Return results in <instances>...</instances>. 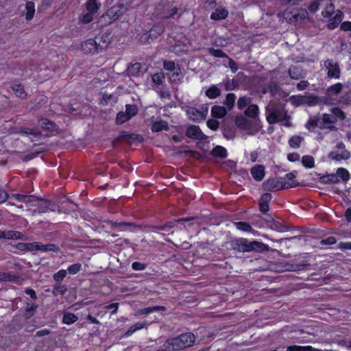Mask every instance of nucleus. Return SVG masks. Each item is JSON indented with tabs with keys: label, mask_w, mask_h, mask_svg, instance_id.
Instances as JSON below:
<instances>
[{
	"label": "nucleus",
	"mask_w": 351,
	"mask_h": 351,
	"mask_svg": "<svg viewBox=\"0 0 351 351\" xmlns=\"http://www.w3.org/2000/svg\"><path fill=\"white\" fill-rule=\"evenodd\" d=\"M231 248L239 252L263 253L269 250V246L256 240L250 241L246 238H238L230 242Z\"/></svg>",
	"instance_id": "1"
},
{
	"label": "nucleus",
	"mask_w": 351,
	"mask_h": 351,
	"mask_svg": "<svg viewBox=\"0 0 351 351\" xmlns=\"http://www.w3.org/2000/svg\"><path fill=\"white\" fill-rule=\"evenodd\" d=\"M195 336L192 332H185L176 337L169 338L166 340V345L171 348L172 351H181L191 347L195 343Z\"/></svg>",
	"instance_id": "2"
},
{
	"label": "nucleus",
	"mask_w": 351,
	"mask_h": 351,
	"mask_svg": "<svg viewBox=\"0 0 351 351\" xmlns=\"http://www.w3.org/2000/svg\"><path fill=\"white\" fill-rule=\"evenodd\" d=\"M322 16L327 21V28L330 30L336 29L343 18V13L340 10H335V6L330 3L322 11Z\"/></svg>",
	"instance_id": "3"
},
{
	"label": "nucleus",
	"mask_w": 351,
	"mask_h": 351,
	"mask_svg": "<svg viewBox=\"0 0 351 351\" xmlns=\"http://www.w3.org/2000/svg\"><path fill=\"white\" fill-rule=\"evenodd\" d=\"M101 4L97 0H87L84 3V8L87 12L80 16V21L83 24L90 23L93 21V17L97 14Z\"/></svg>",
	"instance_id": "4"
},
{
	"label": "nucleus",
	"mask_w": 351,
	"mask_h": 351,
	"mask_svg": "<svg viewBox=\"0 0 351 351\" xmlns=\"http://www.w3.org/2000/svg\"><path fill=\"white\" fill-rule=\"evenodd\" d=\"M266 120L269 124H275L284 121V115L286 113L277 105H272L265 109Z\"/></svg>",
	"instance_id": "5"
},
{
	"label": "nucleus",
	"mask_w": 351,
	"mask_h": 351,
	"mask_svg": "<svg viewBox=\"0 0 351 351\" xmlns=\"http://www.w3.org/2000/svg\"><path fill=\"white\" fill-rule=\"evenodd\" d=\"M97 40H99V42L102 40V37L95 38H88L86 40L84 41L81 44L82 51L85 53H91L94 54L95 53H98L102 51L105 47H107V44L105 47L100 45L99 43H98Z\"/></svg>",
	"instance_id": "6"
},
{
	"label": "nucleus",
	"mask_w": 351,
	"mask_h": 351,
	"mask_svg": "<svg viewBox=\"0 0 351 351\" xmlns=\"http://www.w3.org/2000/svg\"><path fill=\"white\" fill-rule=\"evenodd\" d=\"M324 66L327 69V76L330 79H339L341 70L337 62H334L332 60L328 59L324 62Z\"/></svg>",
	"instance_id": "7"
},
{
	"label": "nucleus",
	"mask_w": 351,
	"mask_h": 351,
	"mask_svg": "<svg viewBox=\"0 0 351 351\" xmlns=\"http://www.w3.org/2000/svg\"><path fill=\"white\" fill-rule=\"evenodd\" d=\"M165 32L164 25L160 23H155L153 27L145 34V40L147 43H151L156 39Z\"/></svg>",
	"instance_id": "8"
},
{
	"label": "nucleus",
	"mask_w": 351,
	"mask_h": 351,
	"mask_svg": "<svg viewBox=\"0 0 351 351\" xmlns=\"http://www.w3.org/2000/svg\"><path fill=\"white\" fill-rule=\"evenodd\" d=\"M283 184L282 178H269L263 184V189L265 191H274L282 189L280 186Z\"/></svg>",
	"instance_id": "9"
},
{
	"label": "nucleus",
	"mask_w": 351,
	"mask_h": 351,
	"mask_svg": "<svg viewBox=\"0 0 351 351\" xmlns=\"http://www.w3.org/2000/svg\"><path fill=\"white\" fill-rule=\"evenodd\" d=\"M186 136L191 139L202 141L207 138L198 125H189L186 130Z\"/></svg>",
	"instance_id": "10"
},
{
	"label": "nucleus",
	"mask_w": 351,
	"mask_h": 351,
	"mask_svg": "<svg viewBox=\"0 0 351 351\" xmlns=\"http://www.w3.org/2000/svg\"><path fill=\"white\" fill-rule=\"evenodd\" d=\"M189 119L194 122H200L206 117V112H203L195 107H189L186 110Z\"/></svg>",
	"instance_id": "11"
},
{
	"label": "nucleus",
	"mask_w": 351,
	"mask_h": 351,
	"mask_svg": "<svg viewBox=\"0 0 351 351\" xmlns=\"http://www.w3.org/2000/svg\"><path fill=\"white\" fill-rule=\"evenodd\" d=\"M39 125L44 131H47L51 134L58 132V126L53 121L47 118H41L38 121Z\"/></svg>",
	"instance_id": "12"
},
{
	"label": "nucleus",
	"mask_w": 351,
	"mask_h": 351,
	"mask_svg": "<svg viewBox=\"0 0 351 351\" xmlns=\"http://www.w3.org/2000/svg\"><path fill=\"white\" fill-rule=\"evenodd\" d=\"M272 199V195L269 193H263L258 202L259 210L263 213H266L269 210V202Z\"/></svg>",
	"instance_id": "13"
},
{
	"label": "nucleus",
	"mask_w": 351,
	"mask_h": 351,
	"mask_svg": "<svg viewBox=\"0 0 351 351\" xmlns=\"http://www.w3.org/2000/svg\"><path fill=\"white\" fill-rule=\"evenodd\" d=\"M295 176L293 173L289 172L285 175L283 178V184L280 186L281 189H288L295 188L299 186V183L295 180Z\"/></svg>",
	"instance_id": "14"
},
{
	"label": "nucleus",
	"mask_w": 351,
	"mask_h": 351,
	"mask_svg": "<svg viewBox=\"0 0 351 351\" xmlns=\"http://www.w3.org/2000/svg\"><path fill=\"white\" fill-rule=\"evenodd\" d=\"M28 320L25 317L14 316L10 324L11 329L14 332H19L24 328Z\"/></svg>",
	"instance_id": "15"
},
{
	"label": "nucleus",
	"mask_w": 351,
	"mask_h": 351,
	"mask_svg": "<svg viewBox=\"0 0 351 351\" xmlns=\"http://www.w3.org/2000/svg\"><path fill=\"white\" fill-rule=\"evenodd\" d=\"M250 173L256 181L261 182L265 175V167L262 165H256L251 168Z\"/></svg>",
	"instance_id": "16"
},
{
	"label": "nucleus",
	"mask_w": 351,
	"mask_h": 351,
	"mask_svg": "<svg viewBox=\"0 0 351 351\" xmlns=\"http://www.w3.org/2000/svg\"><path fill=\"white\" fill-rule=\"evenodd\" d=\"M120 138L123 140L128 141L130 143L134 142L143 143V138L141 135L134 133H129L125 131L121 132Z\"/></svg>",
	"instance_id": "17"
},
{
	"label": "nucleus",
	"mask_w": 351,
	"mask_h": 351,
	"mask_svg": "<svg viewBox=\"0 0 351 351\" xmlns=\"http://www.w3.org/2000/svg\"><path fill=\"white\" fill-rule=\"evenodd\" d=\"M15 132L24 136L32 135L34 136V137H39L41 135L40 132L37 129L29 128L23 126L16 128Z\"/></svg>",
	"instance_id": "18"
},
{
	"label": "nucleus",
	"mask_w": 351,
	"mask_h": 351,
	"mask_svg": "<svg viewBox=\"0 0 351 351\" xmlns=\"http://www.w3.org/2000/svg\"><path fill=\"white\" fill-rule=\"evenodd\" d=\"M24 237V234L19 231L17 230H4L2 231L1 239H23Z\"/></svg>",
	"instance_id": "19"
},
{
	"label": "nucleus",
	"mask_w": 351,
	"mask_h": 351,
	"mask_svg": "<svg viewBox=\"0 0 351 351\" xmlns=\"http://www.w3.org/2000/svg\"><path fill=\"white\" fill-rule=\"evenodd\" d=\"M228 10L225 8H217L212 12L210 17V19L213 21H219L226 19L228 16Z\"/></svg>",
	"instance_id": "20"
},
{
	"label": "nucleus",
	"mask_w": 351,
	"mask_h": 351,
	"mask_svg": "<svg viewBox=\"0 0 351 351\" xmlns=\"http://www.w3.org/2000/svg\"><path fill=\"white\" fill-rule=\"evenodd\" d=\"M106 223L108 226H109L113 230H118L121 229L122 228H126V227H135L136 225L133 222H117L114 221L112 220H107L106 221Z\"/></svg>",
	"instance_id": "21"
},
{
	"label": "nucleus",
	"mask_w": 351,
	"mask_h": 351,
	"mask_svg": "<svg viewBox=\"0 0 351 351\" xmlns=\"http://www.w3.org/2000/svg\"><path fill=\"white\" fill-rule=\"evenodd\" d=\"M169 130V124L166 121L164 120L154 121L151 126V130L153 132H159L162 130L168 131Z\"/></svg>",
	"instance_id": "22"
},
{
	"label": "nucleus",
	"mask_w": 351,
	"mask_h": 351,
	"mask_svg": "<svg viewBox=\"0 0 351 351\" xmlns=\"http://www.w3.org/2000/svg\"><path fill=\"white\" fill-rule=\"evenodd\" d=\"M329 158L335 161H340L341 160H348L350 157V153L349 151L344 149L341 154H339L336 152H331L328 155Z\"/></svg>",
	"instance_id": "23"
},
{
	"label": "nucleus",
	"mask_w": 351,
	"mask_h": 351,
	"mask_svg": "<svg viewBox=\"0 0 351 351\" xmlns=\"http://www.w3.org/2000/svg\"><path fill=\"white\" fill-rule=\"evenodd\" d=\"M227 114L226 108L221 106H214L211 108V115L213 117L221 119Z\"/></svg>",
	"instance_id": "24"
},
{
	"label": "nucleus",
	"mask_w": 351,
	"mask_h": 351,
	"mask_svg": "<svg viewBox=\"0 0 351 351\" xmlns=\"http://www.w3.org/2000/svg\"><path fill=\"white\" fill-rule=\"evenodd\" d=\"M235 123L238 128L245 130L250 129L252 125L251 121L243 116L237 117Z\"/></svg>",
	"instance_id": "25"
},
{
	"label": "nucleus",
	"mask_w": 351,
	"mask_h": 351,
	"mask_svg": "<svg viewBox=\"0 0 351 351\" xmlns=\"http://www.w3.org/2000/svg\"><path fill=\"white\" fill-rule=\"evenodd\" d=\"M221 93V90L216 85L210 86L205 92L206 96L210 99H216Z\"/></svg>",
	"instance_id": "26"
},
{
	"label": "nucleus",
	"mask_w": 351,
	"mask_h": 351,
	"mask_svg": "<svg viewBox=\"0 0 351 351\" xmlns=\"http://www.w3.org/2000/svg\"><path fill=\"white\" fill-rule=\"evenodd\" d=\"M25 19L30 21L34 18L35 14V4L33 1H28L25 3Z\"/></svg>",
	"instance_id": "27"
},
{
	"label": "nucleus",
	"mask_w": 351,
	"mask_h": 351,
	"mask_svg": "<svg viewBox=\"0 0 351 351\" xmlns=\"http://www.w3.org/2000/svg\"><path fill=\"white\" fill-rule=\"evenodd\" d=\"M78 320V317L70 312H65L63 315L62 322L66 325H71Z\"/></svg>",
	"instance_id": "28"
},
{
	"label": "nucleus",
	"mask_w": 351,
	"mask_h": 351,
	"mask_svg": "<svg viewBox=\"0 0 351 351\" xmlns=\"http://www.w3.org/2000/svg\"><path fill=\"white\" fill-rule=\"evenodd\" d=\"M319 102V97L315 94H308L307 95H304V104H306L309 106H315L318 105Z\"/></svg>",
	"instance_id": "29"
},
{
	"label": "nucleus",
	"mask_w": 351,
	"mask_h": 351,
	"mask_svg": "<svg viewBox=\"0 0 351 351\" xmlns=\"http://www.w3.org/2000/svg\"><path fill=\"white\" fill-rule=\"evenodd\" d=\"M322 125L319 126L320 129H324L326 128V125H334L337 123V119L335 117H333L332 115H330L327 113H324L322 114Z\"/></svg>",
	"instance_id": "30"
},
{
	"label": "nucleus",
	"mask_w": 351,
	"mask_h": 351,
	"mask_svg": "<svg viewBox=\"0 0 351 351\" xmlns=\"http://www.w3.org/2000/svg\"><path fill=\"white\" fill-rule=\"evenodd\" d=\"M285 19L289 22V23H293L296 22L300 19H302L304 18V15H301L298 12H285Z\"/></svg>",
	"instance_id": "31"
},
{
	"label": "nucleus",
	"mask_w": 351,
	"mask_h": 351,
	"mask_svg": "<svg viewBox=\"0 0 351 351\" xmlns=\"http://www.w3.org/2000/svg\"><path fill=\"white\" fill-rule=\"evenodd\" d=\"M259 114V108L256 104L250 105L245 111V114L250 118L255 119Z\"/></svg>",
	"instance_id": "32"
},
{
	"label": "nucleus",
	"mask_w": 351,
	"mask_h": 351,
	"mask_svg": "<svg viewBox=\"0 0 351 351\" xmlns=\"http://www.w3.org/2000/svg\"><path fill=\"white\" fill-rule=\"evenodd\" d=\"M212 155L215 157L225 158L227 157L228 153L225 147L217 145L213 149Z\"/></svg>",
	"instance_id": "33"
},
{
	"label": "nucleus",
	"mask_w": 351,
	"mask_h": 351,
	"mask_svg": "<svg viewBox=\"0 0 351 351\" xmlns=\"http://www.w3.org/2000/svg\"><path fill=\"white\" fill-rule=\"evenodd\" d=\"M37 308L38 305L36 304L28 302L25 310L24 317L29 320L34 315Z\"/></svg>",
	"instance_id": "34"
},
{
	"label": "nucleus",
	"mask_w": 351,
	"mask_h": 351,
	"mask_svg": "<svg viewBox=\"0 0 351 351\" xmlns=\"http://www.w3.org/2000/svg\"><path fill=\"white\" fill-rule=\"evenodd\" d=\"M12 90L14 92L15 95L21 99H25L27 97V93L25 92L23 86L21 84H14L12 86Z\"/></svg>",
	"instance_id": "35"
},
{
	"label": "nucleus",
	"mask_w": 351,
	"mask_h": 351,
	"mask_svg": "<svg viewBox=\"0 0 351 351\" xmlns=\"http://www.w3.org/2000/svg\"><path fill=\"white\" fill-rule=\"evenodd\" d=\"M67 291V288L65 285H62L60 282L56 283L52 290L53 295L57 296L58 295H63Z\"/></svg>",
	"instance_id": "36"
},
{
	"label": "nucleus",
	"mask_w": 351,
	"mask_h": 351,
	"mask_svg": "<svg viewBox=\"0 0 351 351\" xmlns=\"http://www.w3.org/2000/svg\"><path fill=\"white\" fill-rule=\"evenodd\" d=\"M288 74L289 77L293 80H298L303 77L301 69H300L297 66H292L289 68L288 71Z\"/></svg>",
	"instance_id": "37"
},
{
	"label": "nucleus",
	"mask_w": 351,
	"mask_h": 351,
	"mask_svg": "<svg viewBox=\"0 0 351 351\" xmlns=\"http://www.w3.org/2000/svg\"><path fill=\"white\" fill-rule=\"evenodd\" d=\"M302 164L306 169H311L315 166L314 158L311 155H304L302 157Z\"/></svg>",
	"instance_id": "38"
},
{
	"label": "nucleus",
	"mask_w": 351,
	"mask_h": 351,
	"mask_svg": "<svg viewBox=\"0 0 351 351\" xmlns=\"http://www.w3.org/2000/svg\"><path fill=\"white\" fill-rule=\"evenodd\" d=\"M303 138L298 135H294L289 140V145L291 148L298 149L300 147Z\"/></svg>",
	"instance_id": "39"
},
{
	"label": "nucleus",
	"mask_w": 351,
	"mask_h": 351,
	"mask_svg": "<svg viewBox=\"0 0 351 351\" xmlns=\"http://www.w3.org/2000/svg\"><path fill=\"white\" fill-rule=\"evenodd\" d=\"M58 250V247L56 244H53V243L43 244L41 243H39L38 251L45 252H57Z\"/></svg>",
	"instance_id": "40"
},
{
	"label": "nucleus",
	"mask_w": 351,
	"mask_h": 351,
	"mask_svg": "<svg viewBox=\"0 0 351 351\" xmlns=\"http://www.w3.org/2000/svg\"><path fill=\"white\" fill-rule=\"evenodd\" d=\"M152 80L156 85H162L165 83V75L163 72L154 73L152 75Z\"/></svg>",
	"instance_id": "41"
},
{
	"label": "nucleus",
	"mask_w": 351,
	"mask_h": 351,
	"mask_svg": "<svg viewBox=\"0 0 351 351\" xmlns=\"http://www.w3.org/2000/svg\"><path fill=\"white\" fill-rule=\"evenodd\" d=\"M287 351H315V348L311 346H289L287 348Z\"/></svg>",
	"instance_id": "42"
},
{
	"label": "nucleus",
	"mask_w": 351,
	"mask_h": 351,
	"mask_svg": "<svg viewBox=\"0 0 351 351\" xmlns=\"http://www.w3.org/2000/svg\"><path fill=\"white\" fill-rule=\"evenodd\" d=\"M224 88H225V90L228 91V90H235L236 88H238L239 86V82L235 80V79H228L225 82H224Z\"/></svg>",
	"instance_id": "43"
},
{
	"label": "nucleus",
	"mask_w": 351,
	"mask_h": 351,
	"mask_svg": "<svg viewBox=\"0 0 351 351\" xmlns=\"http://www.w3.org/2000/svg\"><path fill=\"white\" fill-rule=\"evenodd\" d=\"M236 99V95L234 93H228L224 100V105L227 106L228 109H232L234 105Z\"/></svg>",
	"instance_id": "44"
},
{
	"label": "nucleus",
	"mask_w": 351,
	"mask_h": 351,
	"mask_svg": "<svg viewBox=\"0 0 351 351\" xmlns=\"http://www.w3.org/2000/svg\"><path fill=\"white\" fill-rule=\"evenodd\" d=\"M125 112L130 119H132L138 113V108L135 104H126Z\"/></svg>",
	"instance_id": "45"
},
{
	"label": "nucleus",
	"mask_w": 351,
	"mask_h": 351,
	"mask_svg": "<svg viewBox=\"0 0 351 351\" xmlns=\"http://www.w3.org/2000/svg\"><path fill=\"white\" fill-rule=\"evenodd\" d=\"M165 309L162 306H154L152 307H146L140 310L141 315H147L154 311H160Z\"/></svg>",
	"instance_id": "46"
},
{
	"label": "nucleus",
	"mask_w": 351,
	"mask_h": 351,
	"mask_svg": "<svg viewBox=\"0 0 351 351\" xmlns=\"http://www.w3.org/2000/svg\"><path fill=\"white\" fill-rule=\"evenodd\" d=\"M208 53L215 58H227L228 55L220 49L210 47L208 49Z\"/></svg>",
	"instance_id": "47"
},
{
	"label": "nucleus",
	"mask_w": 351,
	"mask_h": 351,
	"mask_svg": "<svg viewBox=\"0 0 351 351\" xmlns=\"http://www.w3.org/2000/svg\"><path fill=\"white\" fill-rule=\"evenodd\" d=\"M175 226V222L170 221L167 222L163 225H158V226H152V228L153 230H162V231H169L171 228H173Z\"/></svg>",
	"instance_id": "48"
},
{
	"label": "nucleus",
	"mask_w": 351,
	"mask_h": 351,
	"mask_svg": "<svg viewBox=\"0 0 351 351\" xmlns=\"http://www.w3.org/2000/svg\"><path fill=\"white\" fill-rule=\"evenodd\" d=\"M336 176L340 177L344 182H347L350 178V175L348 171L343 167L337 169Z\"/></svg>",
	"instance_id": "49"
},
{
	"label": "nucleus",
	"mask_w": 351,
	"mask_h": 351,
	"mask_svg": "<svg viewBox=\"0 0 351 351\" xmlns=\"http://www.w3.org/2000/svg\"><path fill=\"white\" fill-rule=\"evenodd\" d=\"M130 119L125 112H119L117 114V117L115 119L116 124L117 125H122L124 123L129 121Z\"/></svg>",
	"instance_id": "50"
},
{
	"label": "nucleus",
	"mask_w": 351,
	"mask_h": 351,
	"mask_svg": "<svg viewBox=\"0 0 351 351\" xmlns=\"http://www.w3.org/2000/svg\"><path fill=\"white\" fill-rule=\"evenodd\" d=\"M342 88H343L342 84L340 82H338V83H336V84L330 86V87H328L327 89V91L330 94L338 95L339 93H341Z\"/></svg>",
	"instance_id": "51"
},
{
	"label": "nucleus",
	"mask_w": 351,
	"mask_h": 351,
	"mask_svg": "<svg viewBox=\"0 0 351 351\" xmlns=\"http://www.w3.org/2000/svg\"><path fill=\"white\" fill-rule=\"evenodd\" d=\"M123 8V5L121 6H112V8H110L108 12H107V14L109 16H111L112 19H117L121 14L119 13V8Z\"/></svg>",
	"instance_id": "52"
},
{
	"label": "nucleus",
	"mask_w": 351,
	"mask_h": 351,
	"mask_svg": "<svg viewBox=\"0 0 351 351\" xmlns=\"http://www.w3.org/2000/svg\"><path fill=\"white\" fill-rule=\"evenodd\" d=\"M331 112L333 114V117L337 119H339L343 121L346 119V114L339 107H334L331 109Z\"/></svg>",
	"instance_id": "53"
},
{
	"label": "nucleus",
	"mask_w": 351,
	"mask_h": 351,
	"mask_svg": "<svg viewBox=\"0 0 351 351\" xmlns=\"http://www.w3.org/2000/svg\"><path fill=\"white\" fill-rule=\"evenodd\" d=\"M292 104L298 106L304 104V95H292L290 97Z\"/></svg>",
	"instance_id": "54"
},
{
	"label": "nucleus",
	"mask_w": 351,
	"mask_h": 351,
	"mask_svg": "<svg viewBox=\"0 0 351 351\" xmlns=\"http://www.w3.org/2000/svg\"><path fill=\"white\" fill-rule=\"evenodd\" d=\"M318 126V119L317 117L309 119L305 127L309 131H313Z\"/></svg>",
	"instance_id": "55"
},
{
	"label": "nucleus",
	"mask_w": 351,
	"mask_h": 351,
	"mask_svg": "<svg viewBox=\"0 0 351 351\" xmlns=\"http://www.w3.org/2000/svg\"><path fill=\"white\" fill-rule=\"evenodd\" d=\"M236 227L238 230L244 231V232H250L252 229L251 225L246 221H239L235 223Z\"/></svg>",
	"instance_id": "56"
},
{
	"label": "nucleus",
	"mask_w": 351,
	"mask_h": 351,
	"mask_svg": "<svg viewBox=\"0 0 351 351\" xmlns=\"http://www.w3.org/2000/svg\"><path fill=\"white\" fill-rule=\"evenodd\" d=\"M81 269H82V265H81V263H75V264L69 265L67 267L66 271H68L69 274H70L75 275V274H77L78 272H80Z\"/></svg>",
	"instance_id": "57"
},
{
	"label": "nucleus",
	"mask_w": 351,
	"mask_h": 351,
	"mask_svg": "<svg viewBox=\"0 0 351 351\" xmlns=\"http://www.w3.org/2000/svg\"><path fill=\"white\" fill-rule=\"evenodd\" d=\"M66 269H62L53 274V279L57 282H60L66 277Z\"/></svg>",
	"instance_id": "58"
},
{
	"label": "nucleus",
	"mask_w": 351,
	"mask_h": 351,
	"mask_svg": "<svg viewBox=\"0 0 351 351\" xmlns=\"http://www.w3.org/2000/svg\"><path fill=\"white\" fill-rule=\"evenodd\" d=\"M279 86L276 83H271L267 88L263 90V93L265 94L269 91L271 95H274L277 90H278Z\"/></svg>",
	"instance_id": "59"
},
{
	"label": "nucleus",
	"mask_w": 351,
	"mask_h": 351,
	"mask_svg": "<svg viewBox=\"0 0 351 351\" xmlns=\"http://www.w3.org/2000/svg\"><path fill=\"white\" fill-rule=\"evenodd\" d=\"M206 125L208 128H210L211 130L216 131L219 128V121H217L216 119H210L207 121Z\"/></svg>",
	"instance_id": "60"
},
{
	"label": "nucleus",
	"mask_w": 351,
	"mask_h": 351,
	"mask_svg": "<svg viewBox=\"0 0 351 351\" xmlns=\"http://www.w3.org/2000/svg\"><path fill=\"white\" fill-rule=\"evenodd\" d=\"M176 68V64L173 61L171 60H165L163 62V69L165 70L169 71H173Z\"/></svg>",
	"instance_id": "61"
},
{
	"label": "nucleus",
	"mask_w": 351,
	"mask_h": 351,
	"mask_svg": "<svg viewBox=\"0 0 351 351\" xmlns=\"http://www.w3.org/2000/svg\"><path fill=\"white\" fill-rule=\"evenodd\" d=\"M249 103V99L245 97H241L239 98L237 101V106L238 108L240 110L243 109L245 108Z\"/></svg>",
	"instance_id": "62"
},
{
	"label": "nucleus",
	"mask_w": 351,
	"mask_h": 351,
	"mask_svg": "<svg viewBox=\"0 0 351 351\" xmlns=\"http://www.w3.org/2000/svg\"><path fill=\"white\" fill-rule=\"evenodd\" d=\"M340 29L343 32H349V36L351 37V21H346L340 24Z\"/></svg>",
	"instance_id": "63"
},
{
	"label": "nucleus",
	"mask_w": 351,
	"mask_h": 351,
	"mask_svg": "<svg viewBox=\"0 0 351 351\" xmlns=\"http://www.w3.org/2000/svg\"><path fill=\"white\" fill-rule=\"evenodd\" d=\"M337 239L335 237L330 236L320 241L321 245H330L336 243Z\"/></svg>",
	"instance_id": "64"
}]
</instances>
